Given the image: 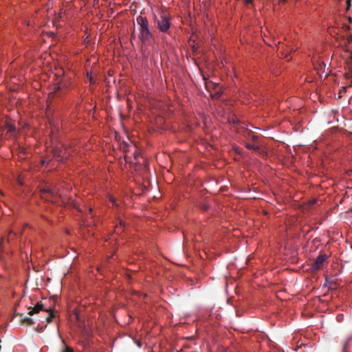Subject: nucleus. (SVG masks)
<instances>
[{
    "mask_svg": "<svg viewBox=\"0 0 352 352\" xmlns=\"http://www.w3.org/2000/svg\"><path fill=\"white\" fill-rule=\"evenodd\" d=\"M136 21L139 25L140 39L144 43L149 41L153 37V35L149 29V23L146 17L140 15L137 17Z\"/></svg>",
    "mask_w": 352,
    "mask_h": 352,
    "instance_id": "f257e3e1",
    "label": "nucleus"
},
{
    "mask_svg": "<svg viewBox=\"0 0 352 352\" xmlns=\"http://www.w3.org/2000/svg\"><path fill=\"white\" fill-rule=\"evenodd\" d=\"M155 23L160 32L169 34L171 23L170 16L167 12L162 11L159 16L155 15Z\"/></svg>",
    "mask_w": 352,
    "mask_h": 352,
    "instance_id": "f03ea898",
    "label": "nucleus"
},
{
    "mask_svg": "<svg viewBox=\"0 0 352 352\" xmlns=\"http://www.w3.org/2000/svg\"><path fill=\"white\" fill-rule=\"evenodd\" d=\"M53 157L58 162H64L71 155V149L67 146L64 148L54 147L52 150Z\"/></svg>",
    "mask_w": 352,
    "mask_h": 352,
    "instance_id": "7ed1b4c3",
    "label": "nucleus"
},
{
    "mask_svg": "<svg viewBox=\"0 0 352 352\" xmlns=\"http://www.w3.org/2000/svg\"><path fill=\"white\" fill-rule=\"evenodd\" d=\"M41 197L45 201L56 203L58 195L57 192L54 191L52 188H45L41 190Z\"/></svg>",
    "mask_w": 352,
    "mask_h": 352,
    "instance_id": "20e7f679",
    "label": "nucleus"
},
{
    "mask_svg": "<svg viewBox=\"0 0 352 352\" xmlns=\"http://www.w3.org/2000/svg\"><path fill=\"white\" fill-rule=\"evenodd\" d=\"M327 258V256L325 254H320L317 256L314 262L312 263V269L314 270H320L322 265L325 260Z\"/></svg>",
    "mask_w": 352,
    "mask_h": 352,
    "instance_id": "39448f33",
    "label": "nucleus"
},
{
    "mask_svg": "<svg viewBox=\"0 0 352 352\" xmlns=\"http://www.w3.org/2000/svg\"><path fill=\"white\" fill-rule=\"evenodd\" d=\"M28 309V314L32 316L38 313L40 311H46L47 309L45 308L44 305L41 302H38L34 307H29Z\"/></svg>",
    "mask_w": 352,
    "mask_h": 352,
    "instance_id": "423d86ee",
    "label": "nucleus"
},
{
    "mask_svg": "<svg viewBox=\"0 0 352 352\" xmlns=\"http://www.w3.org/2000/svg\"><path fill=\"white\" fill-rule=\"evenodd\" d=\"M46 312L48 313L47 317H46V321L47 323H50L52 320V319L55 317V314L54 313V309H46Z\"/></svg>",
    "mask_w": 352,
    "mask_h": 352,
    "instance_id": "0eeeda50",
    "label": "nucleus"
},
{
    "mask_svg": "<svg viewBox=\"0 0 352 352\" xmlns=\"http://www.w3.org/2000/svg\"><path fill=\"white\" fill-rule=\"evenodd\" d=\"M4 127L8 130V132L13 133L16 131L15 126L10 122H6Z\"/></svg>",
    "mask_w": 352,
    "mask_h": 352,
    "instance_id": "6e6552de",
    "label": "nucleus"
},
{
    "mask_svg": "<svg viewBox=\"0 0 352 352\" xmlns=\"http://www.w3.org/2000/svg\"><path fill=\"white\" fill-rule=\"evenodd\" d=\"M245 135L249 138H250L252 141L256 142L257 140V136L255 135L250 130L246 129L245 131Z\"/></svg>",
    "mask_w": 352,
    "mask_h": 352,
    "instance_id": "1a4fd4ad",
    "label": "nucleus"
},
{
    "mask_svg": "<svg viewBox=\"0 0 352 352\" xmlns=\"http://www.w3.org/2000/svg\"><path fill=\"white\" fill-rule=\"evenodd\" d=\"M22 322H23V323H25L29 325H32L34 323V320L29 317L23 318L22 319Z\"/></svg>",
    "mask_w": 352,
    "mask_h": 352,
    "instance_id": "9d476101",
    "label": "nucleus"
},
{
    "mask_svg": "<svg viewBox=\"0 0 352 352\" xmlns=\"http://www.w3.org/2000/svg\"><path fill=\"white\" fill-rule=\"evenodd\" d=\"M245 147L248 149L254 150L255 151H259L260 148L258 146H254L249 143L245 144Z\"/></svg>",
    "mask_w": 352,
    "mask_h": 352,
    "instance_id": "9b49d317",
    "label": "nucleus"
},
{
    "mask_svg": "<svg viewBox=\"0 0 352 352\" xmlns=\"http://www.w3.org/2000/svg\"><path fill=\"white\" fill-rule=\"evenodd\" d=\"M62 88V85H61V83L60 82H58L55 85V87H54V91H58V90H60V89Z\"/></svg>",
    "mask_w": 352,
    "mask_h": 352,
    "instance_id": "f8f14e48",
    "label": "nucleus"
},
{
    "mask_svg": "<svg viewBox=\"0 0 352 352\" xmlns=\"http://www.w3.org/2000/svg\"><path fill=\"white\" fill-rule=\"evenodd\" d=\"M61 352H74L72 348L69 346H65L63 350H62Z\"/></svg>",
    "mask_w": 352,
    "mask_h": 352,
    "instance_id": "ddd939ff",
    "label": "nucleus"
},
{
    "mask_svg": "<svg viewBox=\"0 0 352 352\" xmlns=\"http://www.w3.org/2000/svg\"><path fill=\"white\" fill-rule=\"evenodd\" d=\"M232 122L233 124H239V120L237 118H232Z\"/></svg>",
    "mask_w": 352,
    "mask_h": 352,
    "instance_id": "4468645a",
    "label": "nucleus"
},
{
    "mask_svg": "<svg viewBox=\"0 0 352 352\" xmlns=\"http://www.w3.org/2000/svg\"><path fill=\"white\" fill-rule=\"evenodd\" d=\"M346 5H347L346 9L349 10L351 7V0L346 1Z\"/></svg>",
    "mask_w": 352,
    "mask_h": 352,
    "instance_id": "2eb2a0df",
    "label": "nucleus"
},
{
    "mask_svg": "<svg viewBox=\"0 0 352 352\" xmlns=\"http://www.w3.org/2000/svg\"><path fill=\"white\" fill-rule=\"evenodd\" d=\"M89 79L91 84H94L95 82V80L92 76H89Z\"/></svg>",
    "mask_w": 352,
    "mask_h": 352,
    "instance_id": "dca6fc26",
    "label": "nucleus"
},
{
    "mask_svg": "<svg viewBox=\"0 0 352 352\" xmlns=\"http://www.w3.org/2000/svg\"><path fill=\"white\" fill-rule=\"evenodd\" d=\"M343 28H344L346 31H347V30H350V26H349V25H344Z\"/></svg>",
    "mask_w": 352,
    "mask_h": 352,
    "instance_id": "f3484780",
    "label": "nucleus"
},
{
    "mask_svg": "<svg viewBox=\"0 0 352 352\" xmlns=\"http://www.w3.org/2000/svg\"><path fill=\"white\" fill-rule=\"evenodd\" d=\"M11 233H12V232H10L9 236H8V237L6 238V241H7L8 243H10V239H10V234H11Z\"/></svg>",
    "mask_w": 352,
    "mask_h": 352,
    "instance_id": "a211bd4d",
    "label": "nucleus"
},
{
    "mask_svg": "<svg viewBox=\"0 0 352 352\" xmlns=\"http://www.w3.org/2000/svg\"><path fill=\"white\" fill-rule=\"evenodd\" d=\"M37 328H38V329L39 328V331H43V327H39V326H38V327H37Z\"/></svg>",
    "mask_w": 352,
    "mask_h": 352,
    "instance_id": "6ab92c4d",
    "label": "nucleus"
},
{
    "mask_svg": "<svg viewBox=\"0 0 352 352\" xmlns=\"http://www.w3.org/2000/svg\"><path fill=\"white\" fill-rule=\"evenodd\" d=\"M349 22L351 23V22L352 21V19L349 17Z\"/></svg>",
    "mask_w": 352,
    "mask_h": 352,
    "instance_id": "aec40b11",
    "label": "nucleus"
},
{
    "mask_svg": "<svg viewBox=\"0 0 352 352\" xmlns=\"http://www.w3.org/2000/svg\"><path fill=\"white\" fill-rule=\"evenodd\" d=\"M0 194H1V195H3V192H1V190H0Z\"/></svg>",
    "mask_w": 352,
    "mask_h": 352,
    "instance_id": "412c9836",
    "label": "nucleus"
},
{
    "mask_svg": "<svg viewBox=\"0 0 352 352\" xmlns=\"http://www.w3.org/2000/svg\"><path fill=\"white\" fill-rule=\"evenodd\" d=\"M120 226H124V224L122 223V222H120Z\"/></svg>",
    "mask_w": 352,
    "mask_h": 352,
    "instance_id": "4be33fe9",
    "label": "nucleus"
},
{
    "mask_svg": "<svg viewBox=\"0 0 352 352\" xmlns=\"http://www.w3.org/2000/svg\"><path fill=\"white\" fill-rule=\"evenodd\" d=\"M45 162H46L45 160H43L42 163L44 164V163H45Z\"/></svg>",
    "mask_w": 352,
    "mask_h": 352,
    "instance_id": "5701e85b",
    "label": "nucleus"
},
{
    "mask_svg": "<svg viewBox=\"0 0 352 352\" xmlns=\"http://www.w3.org/2000/svg\"><path fill=\"white\" fill-rule=\"evenodd\" d=\"M111 201H112L113 203H114V201H114V199H111Z\"/></svg>",
    "mask_w": 352,
    "mask_h": 352,
    "instance_id": "b1692460",
    "label": "nucleus"
},
{
    "mask_svg": "<svg viewBox=\"0 0 352 352\" xmlns=\"http://www.w3.org/2000/svg\"><path fill=\"white\" fill-rule=\"evenodd\" d=\"M133 37H135V35H134V34H132V35H131V38H133Z\"/></svg>",
    "mask_w": 352,
    "mask_h": 352,
    "instance_id": "393cba45",
    "label": "nucleus"
},
{
    "mask_svg": "<svg viewBox=\"0 0 352 352\" xmlns=\"http://www.w3.org/2000/svg\"><path fill=\"white\" fill-rule=\"evenodd\" d=\"M138 345L139 346H141L140 343H138Z\"/></svg>",
    "mask_w": 352,
    "mask_h": 352,
    "instance_id": "a878e982",
    "label": "nucleus"
}]
</instances>
